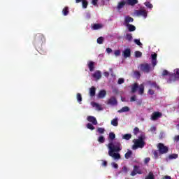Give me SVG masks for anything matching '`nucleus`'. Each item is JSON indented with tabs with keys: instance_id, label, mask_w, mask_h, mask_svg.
I'll use <instances>...</instances> for the list:
<instances>
[{
	"instance_id": "nucleus-1",
	"label": "nucleus",
	"mask_w": 179,
	"mask_h": 179,
	"mask_svg": "<svg viewBox=\"0 0 179 179\" xmlns=\"http://www.w3.org/2000/svg\"><path fill=\"white\" fill-rule=\"evenodd\" d=\"M108 155L110 157H113L115 160H120L121 159V155L118 152H121L122 150V146L121 145V143L120 141L109 143L108 145Z\"/></svg>"
},
{
	"instance_id": "nucleus-2",
	"label": "nucleus",
	"mask_w": 179,
	"mask_h": 179,
	"mask_svg": "<svg viewBox=\"0 0 179 179\" xmlns=\"http://www.w3.org/2000/svg\"><path fill=\"white\" fill-rule=\"evenodd\" d=\"M145 139H146V137L143 134L138 136V139H134L133 141L134 143L132 146L133 150H136L138 148L143 149L145 148Z\"/></svg>"
},
{
	"instance_id": "nucleus-3",
	"label": "nucleus",
	"mask_w": 179,
	"mask_h": 179,
	"mask_svg": "<svg viewBox=\"0 0 179 179\" xmlns=\"http://www.w3.org/2000/svg\"><path fill=\"white\" fill-rule=\"evenodd\" d=\"M138 94H140V96H142V94L145 93V85H143V84L139 85L138 83H134L131 85V93H136V92H138Z\"/></svg>"
},
{
	"instance_id": "nucleus-4",
	"label": "nucleus",
	"mask_w": 179,
	"mask_h": 179,
	"mask_svg": "<svg viewBox=\"0 0 179 179\" xmlns=\"http://www.w3.org/2000/svg\"><path fill=\"white\" fill-rule=\"evenodd\" d=\"M45 41V38L42 34H37L35 36L34 44V45H38V44H43Z\"/></svg>"
},
{
	"instance_id": "nucleus-5",
	"label": "nucleus",
	"mask_w": 179,
	"mask_h": 179,
	"mask_svg": "<svg viewBox=\"0 0 179 179\" xmlns=\"http://www.w3.org/2000/svg\"><path fill=\"white\" fill-rule=\"evenodd\" d=\"M153 69L150 66V64L148 63H144L140 64V71H142V72H144L145 73H149V72H151V71Z\"/></svg>"
},
{
	"instance_id": "nucleus-6",
	"label": "nucleus",
	"mask_w": 179,
	"mask_h": 179,
	"mask_svg": "<svg viewBox=\"0 0 179 179\" xmlns=\"http://www.w3.org/2000/svg\"><path fill=\"white\" fill-rule=\"evenodd\" d=\"M157 149L160 155H166L169 152V147L164 145V144L159 143L157 145Z\"/></svg>"
},
{
	"instance_id": "nucleus-7",
	"label": "nucleus",
	"mask_w": 179,
	"mask_h": 179,
	"mask_svg": "<svg viewBox=\"0 0 179 179\" xmlns=\"http://www.w3.org/2000/svg\"><path fill=\"white\" fill-rule=\"evenodd\" d=\"M134 13L136 16H143L144 19L148 17V11L146 10H136Z\"/></svg>"
},
{
	"instance_id": "nucleus-8",
	"label": "nucleus",
	"mask_w": 179,
	"mask_h": 179,
	"mask_svg": "<svg viewBox=\"0 0 179 179\" xmlns=\"http://www.w3.org/2000/svg\"><path fill=\"white\" fill-rule=\"evenodd\" d=\"M163 114L160 112H154L151 115L152 121H156L159 120L161 117H162Z\"/></svg>"
},
{
	"instance_id": "nucleus-9",
	"label": "nucleus",
	"mask_w": 179,
	"mask_h": 179,
	"mask_svg": "<svg viewBox=\"0 0 179 179\" xmlns=\"http://www.w3.org/2000/svg\"><path fill=\"white\" fill-rule=\"evenodd\" d=\"M169 80L167 81L168 83H172L173 82H176V80H178L179 78L176 77V73H170L169 74Z\"/></svg>"
},
{
	"instance_id": "nucleus-10",
	"label": "nucleus",
	"mask_w": 179,
	"mask_h": 179,
	"mask_svg": "<svg viewBox=\"0 0 179 179\" xmlns=\"http://www.w3.org/2000/svg\"><path fill=\"white\" fill-rule=\"evenodd\" d=\"M152 57V65L153 68L155 67L156 65H157V54L154 53L151 55Z\"/></svg>"
},
{
	"instance_id": "nucleus-11",
	"label": "nucleus",
	"mask_w": 179,
	"mask_h": 179,
	"mask_svg": "<svg viewBox=\"0 0 179 179\" xmlns=\"http://www.w3.org/2000/svg\"><path fill=\"white\" fill-rule=\"evenodd\" d=\"M117 99L115 96H111L108 100L107 104L110 106H117Z\"/></svg>"
},
{
	"instance_id": "nucleus-12",
	"label": "nucleus",
	"mask_w": 179,
	"mask_h": 179,
	"mask_svg": "<svg viewBox=\"0 0 179 179\" xmlns=\"http://www.w3.org/2000/svg\"><path fill=\"white\" fill-rule=\"evenodd\" d=\"M87 120L89 122H91L92 125H97V119L94 116H88Z\"/></svg>"
},
{
	"instance_id": "nucleus-13",
	"label": "nucleus",
	"mask_w": 179,
	"mask_h": 179,
	"mask_svg": "<svg viewBox=\"0 0 179 179\" xmlns=\"http://www.w3.org/2000/svg\"><path fill=\"white\" fill-rule=\"evenodd\" d=\"M92 76L94 79H96V80H99L101 79V71H95L92 75Z\"/></svg>"
},
{
	"instance_id": "nucleus-14",
	"label": "nucleus",
	"mask_w": 179,
	"mask_h": 179,
	"mask_svg": "<svg viewBox=\"0 0 179 179\" xmlns=\"http://www.w3.org/2000/svg\"><path fill=\"white\" fill-rule=\"evenodd\" d=\"M124 58H129L131 57V49L127 48L123 52Z\"/></svg>"
},
{
	"instance_id": "nucleus-15",
	"label": "nucleus",
	"mask_w": 179,
	"mask_h": 179,
	"mask_svg": "<svg viewBox=\"0 0 179 179\" xmlns=\"http://www.w3.org/2000/svg\"><path fill=\"white\" fill-rule=\"evenodd\" d=\"M132 22H134V18H132V17L128 15L124 17V24L126 26L129 24V23H132Z\"/></svg>"
},
{
	"instance_id": "nucleus-16",
	"label": "nucleus",
	"mask_w": 179,
	"mask_h": 179,
	"mask_svg": "<svg viewBox=\"0 0 179 179\" xmlns=\"http://www.w3.org/2000/svg\"><path fill=\"white\" fill-rule=\"evenodd\" d=\"M87 66L90 69V71L93 72L94 71V62L89 61L87 62Z\"/></svg>"
},
{
	"instance_id": "nucleus-17",
	"label": "nucleus",
	"mask_w": 179,
	"mask_h": 179,
	"mask_svg": "<svg viewBox=\"0 0 179 179\" xmlns=\"http://www.w3.org/2000/svg\"><path fill=\"white\" fill-rule=\"evenodd\" d=\"M107 94V92H106V90H101L98 94V97H99V99H104V97H106V95Z\"/></svg>"
},
{
	"instance_id": "nucleus-18",
	"label": "nucleus",
	"mask_w": 179,
	"mask_h": 179,
	"mask_svg": "<svg viewBox=\"0 0 179 179\" xmlns=\"http://www.w3.org/2000/svg\"><path fill=\"white\" fill-rule=\"evenodd\" d=\"M127 3L131 6H134V5L138 3V0H127Z\"/></svg>"
},
{
	"instance_id": "nucleus-19",
	"label": "nucleus",
	"mask_w": 179,
	"mask_h": 179,
	"mask_svg": "<svg viewBox=\"0 0 179 179\" xmlns=\"http://www.w3.org/2000/svg\"><path fill=\"white\" fill-rule=\"evenodd\" d=\"M90 95L91 97H94V96H96V87H92L90 89Z\"/></svg>"
},
{
	"instance_id": "nucleus-20",
	"label": "nucleus",
	"mask_w": 179,
	"mask_h": 179,
	"mask_svg": "<svg viewBox=\"0 0 179 179\" xmlns=\"http://www.w3.org/2000/svg\"><path fill=\"white\" fill-rule=\"evenodd\" d=\"M126 26L127 27L129 31H135V30H136V27L133 24H129Z\"/></svg>"
},
{
	"instance_id": "nucleus-21",
	"label": "nucleus",
	"mask_w": 179,
	"mask_h": 179,
	"mask_svg": "<svg viewBox=\"0 0 179 179\" xmlns=\"http://www.w3.org/2000/svg\"><path fill=\"white\" fill-rule=\"evenodd\" d=\"M111 125L113 127H118V117L114 118L110 122Z\"/></svg>"
},
{
	"instance_id": "nucleus-22",
	"label": "nucleus",
	"mask_w": 179,
	"mask_h": 179,
	"mask_svg": "<svg viewBox=\"0 0 179 179\" xmlns=\"http://www.w3.org/2000/svg\"><path fill=\"white\" fill-rule=\"evenodd\" d=\"M129 111V107L124 106L122 108L118 110V113H128Z\"/></svg>"
},
{
	"instance_id": "nucleus-23",
	"label": "nucleus",
	"mask_w": 179,
	"mask_h": 179,
	"mask_svg": "<svg viewBox=\"0 0 179 179\" xmlns=\"http://www.w3.org/2000/svg\"><path fill=\"white\" fill-rule=\"evenodd\" d=\"M132 156V151L131 150H127V152L125 153V159H129Z\"/></svg>"
},
{
	"instance_id": "nucleus-24",
	"label": "nucleus",
	"mask_w": 179,
	"mask_h": 179,
	"mask_svg": "<svg viewBox=\"0 0 179 179\" xmlns=\"http://www.w3.org/2000/svg\"><path fill=\"white\" fill-rule=\"evenodd\" d=\"M131 138H132V135L131 134H127L122 136V139H125V141H129Z\"/></svg>"
},
{
	"instance_id": "nucleus-25",
	"label": "nucleus",
	"mask_w": 179,
	"mask_h": 179,
	"mask_svg": "<svg viewBox=\"0 0 179 179\" xmlns=\"http://www.w3.org/2000/svg\"><path fill=\"white\" fill-rule=\"evenodd\" d=\"M103 27V25L101 24H94L92 29L93 30H99V29H101Z\"/></svg>"
},
{
	"instance_id": "nucleus-26",
	"label": "nucleus",
	"mask_w": 179,
	"mask_h": 179,
	"mask_svg": "<svg viewBox=\"0 0 179 179\" xmlns=\"http://www.w3.org/2000/svg\"><path fill=\"white\" fill-rule=\"evenodd\" d=\"M169 160H173V159H178V154H171L169 155Z\"/></svg>"
},
{
	"instance_id": "nucleus-27",
	"label": "nucleus",
	"mask_w": 179,
	"mask_h": 179,
	"mask_svg": "<svg viewBox=\"0 0 179 179\" xmlns=\"http://www.w3.org/2000/svg\"><path fill=\"white\" fill-rule=\"evenodd\" d=\"M125 3H127L125 1H121L118 3L117 9H122V8L125 6Z\"/></svg>"
},
{
	"instance_id": "nucleus-28",
	"label": "nucleus",
	"mask_w": 179,
	"mask_h": 179,
	"mask_svg": "<svg viewBox=\"0 0 179 179\" xmlns=\"http://www.w3.org/2000/svg\"><path fill=\"white\" fill-rule=\"evenodd\" d=\"M108 139L114 141V139H115V134H114V132H110Z\"/></svg>"
},
{
	"instance_id": "nucleus-29",
	"label": "nucleus",
	"mask_w": 179,
	"mask_h": 179,
	"mask_svg": "<svg viewBox=\"0 0 179 179\" xmlns=\"http://www.w3.org/2000/svg\"><path fill=\"white\" fill-rule=\"evenodd\" d=\"M62 13H63L64 16H68V13H69V9L68 8V7H65L63 9Z\"/></svg>"
},
{
	"instance_id": "nucleus-30",
	"label": "nucleus",
	"mask_w": 179,
	"mask_h": 179,
	"mask_svg": "<svg viewBox=\"0 0 179 179\" xmlns=\"http://www.w3.org/2000/svg\"><path fill=\"white\" fill-rule=\"evenodd\" d=\"M145 179H155V175L152 172H150Z\"/></svg>"
},
{
	"instance_id": "nucleus-31",
	"label": "nucleus",
	"mask_w": 179,
	"mask_h": 179,
	"mask_svg": "<svg viewBox=\"0 0 179 179\" xmlns=\"http://www.w3.org/2000/svg\"><path fill=\"white\" fill-rule=\"evenodd\" d=\"M98 142H99V143H104V142H106V138H104V136H100L98 138Z\"/></svg>"
},
{
	"instance_id": "nucleus-32",
	"label": "nucleus",
	"mask_w": 179,
	"mask_h": 179,
	"mask_svg": "<svg viewBox=\"0 0 179 179\" xmlns=\"http://www.w3.org/2000/svg\"><path fill=\"white\" fill-rule=\"evenodd\" d=\"M134 171H136V173H137V174H142V171H141V170H139V166H134Z\"/></svg>"
},
{
	"instance_id": "nucleus-33",
	"label": "nucleus",
	"mask_w": 179,
	"mask_h": 179,
	"mask_svg": "<svg viewBox=\"0 0 179 179\" xmlns=\"http://www.w3.org/2000/svg\"><path fill=\"white\" fill-rule=\"evenodd\" d=\"M77 100L79 104H82V94H80V93L77 94Z\"/></svg>"
},
{
	"instance_id": "nucleus-34",
	"label": "nucleus",
	"mask_w": 179,
	"mask_h": 179,
	"mask_svg": "<svg viewBox=\"0 0 179 179\" xmlns=\"http://www.w3.org/2000/svg\"><path fill=\"white\" fill-rule=\"evenodd\" d=\"M86 127L88 129H90L91 131H94V126H93V124L91 123L87 124Z\"/></svg>"
},
{
	"instance_id": "nucleus-35",
	"label": "nucleus",
	"mask_w": 179,
	"mask_h": 179,
	"mask_svg": "<svg viewBox=\"0 0 179 179\" xmlns=\"http://www.w3.org/2000/svg\"><path fill=\"white\" fill-rule=\"evenodd\" d=\"M103 41H104V38L103 36L98 38L96 40L98 44H103Z\"/></svg>"
},
{
	"instance_id": "nucleus-36",
	"label": "nucleus",
	"mask_w": 179,
	"mask_h": 179,
	"mask_svg": "<svg viewBox=\"0 0 179 179\" xmlns=\"http://www.w3.org/2000/svg\"><path fill=\"white\" fill-rule=\"evenodd\" d=\"M144 4L145 5L146 7H148L149 9H152V8H153V5L152 3H150V2L149 1H146L145 3H144Z\"/></svg>"
},
{
	"instance_id": "nucleus-37",
	"label": "nucleus",
	"mask_w": 179,
	"mask_h": 179,
	"mask_svg": "<svg viewBox=\"0 0 179 179\" xmlns=\"http://www.w3.org/2000/svg\"><path fill=\"white\" fill-rule=\"evenodd\" d=\"M105 131H106V129H104V128L103 127L97 128V132H99V134H104Z\"/></svg>"
},
{
	"instance_id": "nucleus-38",
	"label": "nucleus",
	"mask_w": 179,
	"mask_h": 179,
	"mask_svg": "<svg viewBox=\"0 0 179 179\" xmlns=\"http://www.w3.org/2000/svg\"><path fill=\"white\" fill-rule=\"evenodd\" d=\"M126 40H128L129 41H132V34H126Z\"/></svg>"
},
{
	"instance_id": "nucleus-39",
	"label": "nucleus",
	"mask_w": 179,
	"mask_h": 179,
	"mask_svg": "<svg viewBox=\"0 0 179 179\" xmlns=\"http://www.w3.org/2000/svg\"><path fill=\"white\" fill-rule=\"evenodd\" d=\"M135 57L136 58H141L142 57V53L141 51H136L135 52Z\"/></svg>"
},
{
	"instance_id": "nucleus-40",
	"label": "nucleus",
	"mask_w": 179,
	"mask_h": 179,
	"mask_svg": "<svg viewBox=\"0 0 179 179\" xmlns=\"http://www.w3.org/2000/svg\"><path fill=\"white\" fill-rule=\"evenodd\" d=\"M83 8L84 9H86V8H87V5H88V3H87V1L86 0H83Z\"/></svg>"
},
{
	"instance_id": "nucleus-41",
	"label": "nucleus",
	"mask_w": 179,
	"mask_h": 179,
	"mask_svg": "<svg viewBox=\"0 0 179 179\" xmlns=\"http://www.w3.org/2000/svg\"><path fill=\"white\" fill-rule=\"evenodd\" d=\"M153 155H154L155 159H159V151L158 150L153 151Z\"/></svg>"
},
{
	"instance_id": "nucleus-42",
	"label": "nucleus",
	"mask_w": 179,
	"mask_h": 179,
	"mask_svg": "<svg viewBox=\"0 0 179 179\" xmlns=\"http://www.w3.org/2000/svg\"><path fill=\"white\" fill-rule=\"evenodd\" d=\"M169 75H170V73H169V71L167 70H164L162 71V76H169Z\"/></svg>"
},
{
	"instance_id": "nucleus-43",
	"label": "nucleus",
	"mask_w": 179,
	"mask_h": 179,
	"mask_svg": "<svg viewBox=\"0 0 179 179\" xmlns=\"http://www.w3.org/2000/svg\"><path fill=\"white\" fill-rule=\"evenodd\" d=\"M124 82H125V80H124V78H120L118 79L117 83L118 85H122V83H124Z\"/></svg>"
},
{
	"instance_id": "nucleus-44",
	"label": "nucleus",
	"mask_w": 179,
	"mask_h": 179,
	"mask_svg": "<svg viewBox=\"0 0 179 179\" xmlns=\"http://www.w3.org/2000/svg\"><path fill=\"white\" fill-rule=\"evenodd\" d=\"M115 57H120L121 55V51L120 50H115Z\"/></svg>"
},
{
	"instance_id": "nucleus-45",
	"label": "nucleus",
	"mask_w": 179,
	"mask_h": 179,
	"mask_svg": "<svg viewBox=\"0 0 179 179\" xmlns=\"http://www.w3.org/2000/svg\"><path fill=\"white\" fill-rule=\"evenodd\" d=\"M138 134H139V128L135 127L134 129V135H138Z\"/></svg>"
},
{
	"instance_id": "nucleus-46",
	"label": "nucleus",
	"mask_w": 179,
	"mask_h": 179,
	"mask_svg": "<svg viewBox=\"0 0 179 179\" xmlns=\"http://www.w3.org/2000/svg\"><path fill=\"white\" fill-rule=\"evenodd\" d=\"M134 43H136L137 45H139L140 47L141 45H143L142 43H141V41L139 39H134Z\"/></svg>"
},
{
	"instance_id": "nucleus-47",
	"label": "nucleus",
	"mask_w": 179,
	"mask_h": 179,
	"mask_svg": "<svg viewBox=\"0 0 179 179\" xmlns=\"http://www.w3.org/2000/svg\"><path fill=\"white\" fill-rule=\"evenodd\" d=\"M148 94H150V96H153V94H155V90L150 89L148 90Z\"/></svg>"
},
{
	"instance_id": "nucleus-48",
	"label": "nucleus",
	"mask_w": 179,
	"mask_h": 179,
	"mask_svg": "<svg viewBox=\"0 0 179 179\" xmlns=\"http://www.w3.org/2000/svg\"><path fill=\"white\" fill-rule=\"evenodd\" d=\"M130 101H131V102H132V101H136V95L132 96L130 98Z\"/></svg>"
},
{
	"instance_id": "nucleus-49",
	"label": "nucleus",
	"mask_w": 179,
	"mask_h": 179,
	"mask_svg": "<svg viewBox=\"0 0 179 179\" xmlns=\"http://www.w3.org/2000/svg\"><path fill=\"white\" fill-rule=\"evenodd\" d=\"M134 75H135L137 78H141V72H139V71H134Z\"/></svg>"
},
{
	"instance_id": "nucleus-50",
	"label": "nucleus",
	"mask_w": 179,
	"mask_h": 179,
	"mask_svg": "<svg viewBox=\"0 0 179 179\" xmlns=\"http://www.w3.org/2000/svg\"><path fill=\"white\" fill-rule=\"evenodd\" d=\"M112 166L113 167V169H118V164L115 162L112 163Z\"/></svg>"
},
{
	"instance_id": "nucleus-51",
	"label": "nucleus",
	"mask_w": 179,
	"mask_h": 179,
	"mask_svg": "<svg viewBox=\"0 0 179 179\" xmlns=\"http://www.w3.org/2000/svg\"><path fill=\"white\" fill-rule=\"evenodd\" d=\"M94 106L98 109V110H101V106L99 105V103H94Z\"/></svg>"
},
{
	"instance_id": "nucleus-52",
	"label": "nucleus",
	"mask_w": 179,
	"mask_h": 179,
	"mask_svg": "<svg viewBox=\"0 0 179 179\" xmlns=\"http://www.w3.org/2000/svg\"><path fill=\"white\" fill-rule=\"evenodd\" d=\"M175 72H176L175 75L176 76L177 78H179V69H176L175 70Z\"/></svg>"
},
{
	"instance_id": "nucleus-53",
	"label": "nucleus",
	"mask_w": 179,
	"mask_h": 179,
	"mask_svg": "<svg viewBox=\"0 0 179 179\" xmlns=\"http://www.w3.org/2000/svg\"><path fill=\"white\" fill-rule=\"evenodd\" d=\"M106 52L108 54H110V52H113V49L112 48H106Z\"/></svg>"
},
{
	"instance_id": "nucleus-54",
	"label": "nucleus",
	"mask_w": 179,
	"mask_h": 179,
	"mask_svg": "<svg viewBox=\"0 0 179 179\" xmlns=\"http://www.w3.org/2000/svg\"><path fill=\"white\" fill-rule=\"evenodd\" d=\"M97 2H99V0H92V3L96 6V5H97Z\"/></svg>"
},
{
	"instance_id": "nucleus-55",
	"label": "nucleus",
	"mask_w": 179,
	"mask_h": 179,
	"mask_svg": "<svg viewBox=\"0 0 179 179\" xmlns=\"http://www.w3.org/2000/svg\"><path fill=\"white\" fill-rule=\"evenodd\" d=\"M122 171H124V173H127V171H128V168H127V166H123Z\"/></svg>"
},
{
	"instance_id": "nucleus-56",
	"label": "nucleus",
	"mask_w": 179,
	"mask_h": 179,
	"mask_svg": "<svg viewBox=\"0 0 179 179\" xmlns=\"http://www.w3.org/2000/svg\"><path fill=\"white\" fill-rule=\"evenodd\" d=\"M103 75L106 78H108V76H110V73L107 71L104 72Z\"/></svg>"
},
{
	"instance_id": "nucleus-57",
	"label": "nucleus",
	"mask_w": 179,
	"mask_h": 179,
	"mask_svg": "<svg viewBox=\"0 0 179 179\" xmlns=\"http://www.w3.org/2000/svg\"><path fill=\"white\" fill-rule=\"evenodd\" d=\"M136 174H138V173H136V171L133 170L132 172H131V176H132V177H134V176H135Z\"/></svg>"
},
{
	"instance_id": "nucleus-58",
	"label": "nucleus",
	"mask_w": 179,
	"mask_h": 179,
	"mask_svg": "<svg viewBox=\"0 0 179 179\" xmlns=\"http://www.w3.org/2000/svg\"><path fill=\"white\" fill-rule=\"evenodd\" d=\"M152 86H154V87H157V89H159V85H157V84H156V83H153L152 84Z\"/></svg>"
},
{
	"instance_id": "nucleus-59",
	"label": "nucleus",
	"mask_w": 179,
	"mask_h": 179,
	"mask_svg": "<svg viewBox=\"0 0 179 179\" xmlns=\"http://www.w3.org/2000/svg\"><path fill=\"white\" fill-rule=\"evenodd\" d=\"M150 131H151V132H155L156 131V127H152L150 128Z\"/></svg>"
},
{
	"instance_id": "nucleus-60",
	"label": "nucleus",
	"mask_w": 179,
	"mask_h": 179,
	"mask_svg": "<svg viewBox=\"0 0 179 179\" xmlns=\"http://www.w3.org/2000/svg\"><path fill=\"white\" fill-rule=\"evenodd\" d=\"M149 162H150V158L147 157L145 159V163H149Z\"/></svg>"
},
{
	"instance_id": "nucleus-61",
	"label": "nucleus",
	"mask_w": 179,
	"mask_h": 179,
	"mask_svg": "<svg viewBox=\"0 0 179 179\" xmlns=\"http://www.w3.org/2000/svg\"><path fill=\"white\" fill-rule=\"evenodd\" d=\"M102 166L106 167L107 166V161H103Z\"/></svg>"
},
{
	"instance_id": "nucleus-62",
	"label": "nucleus",
	"mask_w": 179,
	"mask_h": 179,
	"mask_svg": "<svg viewBox=\"0 0 179 179\" xmlns=\"http://www.w3.org/2000/svg\"><path fill=\"white\" fill-rule=\"evenodd\" d=\"M164 179H171V177L169 176H164Z\"/></svg>"
},
{
	"instance_id": "nucleus-63",
	"label": "nucleus",
	"mask_w": 179,
	"mask_h": 179,
	"mask_svg": "<svg viewBox=\"0 0 179 179\" xmlns=\"http://www.w3.org/2000/svg\"><path fill=\"white\" fill-rule=\"evenodd\" d=\"M83 0H76V3H79L80 2H82Z\"/></svg>"
},
{
	"instance_id": "nucleus-64",
	"label": "nucleus",
	"mask_w": 179,
	"mask_h": 179,
	"mask_svg": "<svg viewBox=\"0 0 179 179\" xmlns=\"http://www.w3.org/2000/svg\"><path fill=\"white\" fill-rule=\"evenodd\" d=\"M109 71L111 73H113V68L109 69Z\"/></svg>"
}]
</instances>
